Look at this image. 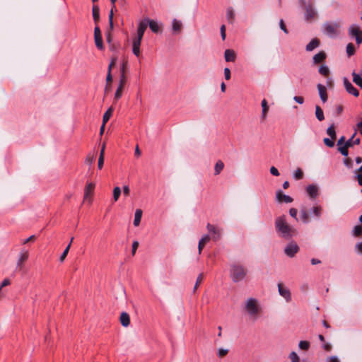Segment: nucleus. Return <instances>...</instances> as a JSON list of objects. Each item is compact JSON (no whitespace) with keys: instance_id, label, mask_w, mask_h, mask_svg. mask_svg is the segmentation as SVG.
<instances>
[{"instance_id":"49530a36","label":"nucleus","mask_w":362,"mask_h":362,"mask_svg":"<svg viewBox=\"0 0 362 362\" xmlns=\"http://www.w3.org/2000/svg\"><path fill=\"white\" fill-rule=\"evenodd\" d=\"M298 346L303 350H308L310 347V343L308 341H300L298 344Z\"/></svg>"},{"instance_id":"473e14b6","label":"nucleus","mask_w":362,"mask_h":362,"mask_svg":"<svg viewBox=\"0 0 362 362\" xmlns=\"http://www.w3.org/2000/svg\"><path fill=\"white\" fill-rule=\"evenodd\" d=\"M315 117L319 121H322L325 119L323 110L318 105L315 106Z\"/></svg>"},{"instance_id":"a878e982","label":"nucleus","mask_w":362,"mask_h":362,"mask_svg":"<svg viewBox=\"0 0 362 362\" xmlns=\"http://www.w3.org/2000/svg\"><path fill=\"white\" fill-rule=\"evenodd\" d=\"M143 211L141 209H136L134 214V226H139L142 217Z\"/></svg>"},{"instance_id":"ea45409f","label":"nucleus","mask_w":362,"mask_h":362,"mask_svg":"<svg viewBox=\"0 0 362 362\" xmlns=\"http://www.w3.org/2000/svg\"><path fill=\"white\" fill-rule=\"evenodd\" d=\"M312 212L313 213V214L317 218H320L321 216V214H322V208H321V206H314L312 209Z\"/></svg>"},{"instance_id":"2f4dec72","label":"nucleus","mask_w":362,"mask_h":362,"mask_svg":"<svg viewBox=\"0 0 362 362\" xmlns=\"http://www.w3.org/2000/svg\"><path fill=\"white\" fill-rule=\"evenodd\" d=\"M351 234L354 237H360L362 235V225L355 226L351 231Z\"/></svg>"},{"instance_id":"e2e57ef3","label":"nucleus","mask_w":362,"mask_h":362,"mask_svg":"<svg viewBox=\"0 0 362 362\" xmlns=\"http://www.w3.org/2000/svg\"><path fill=\"white\" fill-rule=\"evenodd\" d=\"M224 76L226 80H229L230 78V71L228 68L224 69Z\"/></svg>"},{"instance_id":"412c9836","label":"nucleus","mask_w":362,"mask_h":362,"mask_svg":"<svg viewBox=\"0 0 362 362\" xmlns=\"http://www.w3.org/2000/svg\"><path fill=\"white\" fill-rule=\"evenodd\" d=\"M351 141H352V139H349L343 146H339L338 150L344 156H348V148L351 147Z\"/></svg>"},{"instance_id":"6ab92c4d","label":"nucleus","mask_w":362,"mask_h":362,"mask_svg":"<svg viewBox=\"0 0 362 362\" xmlns=\"http://www.w3.org/2000/svg\"><path fill=\"white\" fill-rule=\"evenodd\" d=\"M208 230L214 234L213 238L216 240L219 238L221 233L218 228H216L214 226L208 223L206 226Z\"/></svg>"},{"instance_id":"4468645a","label":"nucleus","mask_w":362,"mask_h":362,"mask_svg":"<svg viewBox=\"0 0 362 362\" xmlns=\"http://www.w3.org/2000/svg\"><path fill=\"white\" fill-rule=\"evenodd\" d=\"M351 75L353 76V82L362 88V69L360 70L359 73H356L354 71Z\"/></svg>"},{"instance_id":"2eb2a0df","label":"nucleus","mask_w":362,"mask_h":362,"mask_svg":"<svg viewBox=\"0 0 362 362\" xmlns=\"http://www.w3.org/2000/svg\"><path fill=\"white\" fill-rule=\"evenodd\" d=\"M119 322L123 327H128L130 324L129 315L126 312L122 313L119 317Z\"/></svg>"},{"instance_id":"58836bf2","label":"nucleus","mask_w":362,"mask_h":362,"mask_svg":"<svg viewBox=\"0 0 362 362\" xmlns=\"http://www.w3.org/2000/svg\"><path fill=\"white\" fill-rule=\"evenodd\" d=\"M121 194V189L119 187H115L113 189V199L117 202Z\"/></svg>"},{"instance_id":"37998d69","label":"nucleus","mask_w":362,"mask_h":362,"mask_svg":"<svg viewBox=\"0 0 362 362\" xmlns=\"http://www.w3.org/2000/svg\"><path fill=\"white\" fill-rule=\"evenodd\" d=\"M293 177L296 180H300L303 177V173L301 169L298 168L293 175Z\"/></svg>"},{"instance_id":"423d86ee","label":"nucleus","mask_w":362,"mask_h":362,"mask_svg":"<svg viewBox=\"0 0 362 362\" xmlns=\"http://www.w3.org/2000/svg\"><path fill=\"white\" fill-rule=\"evenodd\" d=\"M298 250V245L296 243L291 242L284 248V253L289 257H293Z\"/></svg>"},{"instance_id":"338daca9","label":"nucleus","mask_w":362,"mask_h":362,"mask_svg":"<svg viewBox=\"0 0 362 362\" xmlns=\"http://www.w3.org/2000/svg\"><path fill=\"white\" fill-rule=\"evenodd\" d=\"M293 100L298 104H303L304 102L303 98L300 96H294Z\"/></svg>"},{"instance_id":"0e129e2a","label":"nucleus","mask_w":362,"mask_h":362,"mask_svg":"<svg viewBox=\"0 0 362 362\" xmlns=\"http://www.w3.org/2000/svg\"><path fill=\"white\" fill-rule=\"evenodd\" d=\"M289 214H290L291 216L293 217L294 218H296L297 220V210L296 209H294V208L290 209Z\"/></svg>"},{"instance_id":"f3484780","label":"nucleus","mask_w":362,"mask_h":362,"mask_svg":"<svg viewBox=\"0 0 362 362\" xmlns=\"http://www.w3.org/2000/svg\"><path fill=\"white\" fill-rule=\"evenodd\" d=\"M306 192L310 198H315L318 195V188L316 185H310L306 187Z\"/></svg>"},{"instance_id":"6e6552de","label":"nucleus","mask_w":362,"mask_h":362,"mask_svg":"<svg viewBox=\"0 0 362 362\" xmlns=\"http://www.w3.org/2000/svg\"><path fill=\"white\" fill-rule=\"evenodd\" d=\"M317 16V11L312 4H309L305 6V19L307 21L313 20Z\"/></svg>"},{"instance_id":"cd10ccee","label":"nucleus","mask_w":362,"mask_h":362,"mask_svg":"<svg viewBox=\"0 0 362 362\" xmlns=\"http://www.w3.org/2000/svg\"><path fill=\"white\" fill-rule=\"evenodd\" d=\"M92 11L94 22L97 24L100 20V9L98 6L93 5Z\"/></svg>"},{"instance_id":"79ce46f5","label":"nucleus","mask_w":362,"mask_h":362,"mask_svg":"<svg viewBox=\"0 0 362 362\" xmlns=\"http://www.w3.org/2000/svg\"><path fill=\"white\" fill-rule=\"evenodd\" d=\"M346 53L348 56H351L355 53V47L352 43H349L346 46Z\"/></svg>"},{"instance_id":"a211bd4d","label":"nucleus","mask_w":362,"mask_h":362,"mask_svg":"<svg viewBox=\"0 0 362 362\" xmlns=\"http://www.w3.org/2000/svg\"><path fill=\"white\" fill-rule=\"evenodd\" d=\"M148 27V21L146 19H144L139 25L137 33L136 35L143 37L144 33L145 30H146Z\"/></svg>"},{"instance_id":"72a5a7b5","label":"nucleus","mask_w":362,"mask_h":362,"mask_svg":"<svg viewBox=\"0 0 362 362\" xmlns=\"http://www.w3.org/2000/svg\"><path fill=\"white\" fill-rule=\"evenodd\" d=\"M226 18L229 22L232 23L233 21L235 18V13L233 8L229 7L227 8Z\"/></svg>"},{"instance_id":"5701e85b","label":"nucleus","mask_w":362,"mask_h":362,"mask_svg":"<svg viewBox=\"0 0 362 362\" xmlns=\"http://www.w3.org/2000/svg\"><path fill=\"white\" fill-rule=\"evenodd\" d=\"M320 45V42L317 38L313 39L307 45H306V51L311 52L314 49L317 48Z\"/></svg>"},{"instance_id":"aec40b11","label":"nucleus","mask_w":362,"mask_h":362,"mask_svg":"<svg viewBox=\"0 0 362 362\" xmlns=\"http://www.w3.org/2000/svg\"><path fill=\"white\" fill-rule=\"evenodd\" d=\"M95 189V184L90 182L88 183L85 188V194H84V199H88V197L93 194Z\"/></svg>"},{"instance_id":"bf43d9fd","label":"nucleus","mask_w":362,"mask_h":362,"mask_svg":"<svg viewBox=\"0 0 362 362\" xmlns=\"http://www.w3.org/2000/svg\"><path fill=\"white\" fill-rule=\"evenodd\" d=\"M117 63V58L116 57H112V60H111V62L108 66V71H111L112 67H114L115 66Z\"/></svg>"},{"instance_id":"7ed1b4c3","label":"nucleus","mask_w":362,"mask_h":362,"mask_svg":"<svg viewBox=\"0 0 362 362\" xmlns=\"http://www.w3.org/2000/svg\"><path fill=\"white\" fill-rule=\"evenodd\" d=\"M341 25V21L326 22L322 25V32L328 37L334 38L340 34Z\"/></svg>"},{"instance_id":"7c9ffc66","label":"nucleus","mask_w":362,"mask_h":362,"mask_svg":"<svg viewBox=\"0 0 362 362\" xmlns=\"http://www.w3.org/2000/svg\"><path fill=\"white\" fill-rule=\"evenodd\" d=\"M113 107H110L103 115V123L106 124L108 120L110 119V117L112 116L113 113Z\"/></svg>"},{"instance_id":"c03bdc74","label":"nucleus","mask_w":362,"mask_h":362,"mask_svg":"<svg viewBox=\"0 0 362 362\" xmlns=\"http://www.w3.org/2000/svg\"><path fill=\"white\" fill-rule=\"evenodd\" d=\"M143 37L136 35L132 41V47H140Z\"/></svg>"},{"instance_id":"4d7b16f0","label":"nucleus","mask_w":362,"mask_h":362,"mask_svg":"<svg viewBox=\"0 0 362 362\" xmlns=\"http://www.w3.org/2000/svg\"><path fill=\"white\" fill-rule=\"evenodd\" d=\"M139 245V243L138 241H134L132 244V255H134L136 253V251Z\"/></svg>"},{"instance_id":"5fc2aeb1","label":"nucleus","mask_w":362,"mask_h":362,"mask_svg":"<svg viewBox=\"0 0 362 362\" xmlns=\"http://www.w3.org/2000/svg\"><path fill=\"white\" fill-rule=\"evenodd\" d=\"M104 160H105V156H103L102 155H100L99 156V158H98V169H102L103 167V164H104Z\"/></svg>"},{"instance_id":"c85d7f7f","label":"nucleus","mask_w":362,"mask_h":362,"mask_svg":"<svg viewBox=\"0 0 362 362\" xmlns=\"http://www.w3.org/2000/svg\"><path fill=\"white\" fill-rule=\"evenodd\" d=\"M28 258V252L27 251L24 252H21L20 255V257L17 262V267L21 268L22 264L24 262H25Z\"/></svg>"},{"instance_id":"39448f33","label":"nucleus","mask_w":362,"mask_h":362,"mask_svg":"<svg viewBox=\"0 0 362 362\" xmlns=\"http://www.w3.org/2000/svg\"><path fill=\"white\" fill-rule=\"evenodd\" d=\"M349 35L351 37H354L358 45L362 42V30H361L359 25L356 24H352L349 26Z\"/></svg>"},{"instance_id":"4c0bfd02","label":"nucleus","mask_w":362,"mask_h":362,"mask_svg":"<svg viewBox=\"0 0 362 362\" xmlns=\"http://www.w3.org/2000/svg\"><path fill=\"white\" fill-rule=\"evenodd\" d=\"M327 134L332 139H336V132L334 129V124L329 126L327 129Z\"/></svg>"},{"instance_id":"f257e3e1","label":"nucleus","mask_w":362,"mask_h":362,"mask_svg":"<svg viewBox=\"0 0 362 362\" xmlns=\"http://www.w3.org/2000/svg\"><path fill=\"white\" fill-rule=\"evenodd\" d=\"M275 227L276 231L280 235L286 240L292 238L298 233L297 230L288 224L285 216H279L275 221Z\"/></svg>"},{"instance_id":"e433bc0d","label":"nucleus","mask_w":362,"mask_h":362,"mask_svg":"<svg viewBox=\"0 0 362 362\" xmlns=\"http://www.w3.org/2000/svg\"><path fill=\"white\" fill-rule=\"evenodd\" d=\"M224 164L222 161L218 160L215 165V175H218L221 173V171L223 169Z\"/></svg>"},{"instance_id":"20e7f679","label":"nucleus","mask_w":362,"mask_h":362,"mask_svg":"<svg viewBox=\"0 0 362 362\" xmlns=\"http://www.w3.org/2000/svg\"><path fill=\"white\" fill-rule=\"evenodd\" d=\"M247 269L240 264H232L230 266V276L234 283H238L245 279Z\"/></svg>"},{"instance_id":"1a4fd4ad","label":"nucleus","mask_w":362,"mask_h":362,"mask_svg":"<svg viewBox=\"0 0 362 362\" xmlns=\"http://www.w3.org/2000/svg\"><path fill=\"white\" fill-rule=\"evenodd\" d=\"M278 291L281 296H282L286 302L291 300V295L288 288L282 286L281 284H278Z\"/></svg>"},{"instance_id":"774afa93","label":"nucleus","mask_w":362,"mask_h":362,"mask_svg":"<svg viewBox=\"0 0 362 362\" xmlns=\"http://www.w3.org/2000/svg\"><path fill=\"white\" fill-rule=\"evenodd\" d=\"M327 362H339V360L337 356H331L327 358Z\"/></svg>"},{"instance_id":"ddd939ff","label":"nucleus","mask_w":362,"mask_h":362,"mask_svg":"<svg viewBox=\"0 0 362 362\" xmlns=\"http://www.w3.org/2000/svg\"><path fill=\"white\" fill-rule=\"evenodd\" d=\"M276 198L278 202L284 201L286 203H291L293 202V199L290 196L283 194L281 190H280V189L276 191Z\"/></svg>"},{"instance_id":"13d9d810","label":"nucleus","mask_w":362,"mask_h":362,"mask_svg":"<svg viewBox=\"0 0 362 362\" xmlns=\"http://www.w3.org/2000/svg\"><path fill=\"white\" fill-rule=\"evenodd\" d=\"M356 252L362 254V242L357 243L355 245Z\"/></svg>"},{"instance_id":"a19ab883","label":"nucleus","mask_w":362,"mask_h":362,"mask_svg":"<svg viewBox=\"0 0 362 362\" xmlns=\"http://www.w3.org/2000/svg\"><path fill=\"white\" fill-rule=\"evenodd\" d=\"M70 247H71V243H69L67 247L65 248V250H64L63 253L62 254V255L60 256V258H59V261L61 262H64V259H66L69 252V250H70Z\"/></svg>"},{"instance_id":"0eeeda50","label":"nucleus","mask_w":362,"mask_h":362,"mask_svg":"<svg viewBox=\"0 0 362 362\" xmlns=\"http://www.w3.org/2000/svg\"><path fill=\"white\" fill-rule=\"evenodd\" d=\"M343 83L346 90L349 94H351L355 97H358L359 95V91L352 85V83L348 80L347 78L344 77L343 78Z\"/></svg>"},{"instance_id":"9d476101","label":"nucleus","mask_w":362,"mask_h":362,"mask_svg":"<svg viewBox=\"0 0 362 362\" xmlns=\"http://www.w3.org/2000/svg\"><path fill=\"white\" fill-rule=\"evenodd\" d=\"M356 163L357 164L361 163L362 158L356 157ZM354 174H355L354 177L357 180L358 185L362 186V165L360 166V168L358 170L354 171Z\"/></svg>"},{"instance_id":"b1692460","label":"nucleus","mask_w":362,"mask_h":362,"mask_svg":"<svg viewBox=\"0 0 362 362\" xmlns=\"http://www.w3.org/2000/svg\"><path fill=\"white\" fill-rule=\"evenodd\" d=\"M224 56L226 62H234L235 59V53L232 49H226Z\"/></svg>"},{"instance_id":"69168bd1","label":"nucleus","mask_w":362,"mask_h":362,"mask_svg":"<svg viewBox=\"0 0 362 362\" xmlns=\"http://www.w3.org/2000/svg\"><path fill=\"white\" fill-rule=\"evenodd\" d=\"M202 279H203V274H200L199 275V276L197 277L196 284L194 287V291H195L197 288L199 284L202 281Z\"/></svg>"},{"instance_id":"6e6d98bb","label":"nucleus","mask_w":362,"mask_h":362,"mask_svg":"<svg viewBox=\"0 0 362 362\" xmlns=\"http://www.w3.org/2000/svg\"><path fill=\"white\" fill-rule=\"evenodd\" d=\"M279 27L284 31V33H285L286 34H287L288 33V30L284 24V21L282 19H281L279 21Z\"/></svg>"},{"instance_id":"de8ad7c7","label":"nucleus","mask_w":362,"mask_h":362,"mask_svg":"<svg viewBox=\"0 0 362 362\" xmlns=\"http://www.w3.org/2000/svg\"><path fill=\"white\" fill-rule=\"evenodd\" d=\"M335 139H332V138L331 139H329V138H325L323 139V141H324V144L328 146V147H333L334 146V141Z\"/></svg>"},{"instance_id":"680f3d73","label":"nucleus","mask_w":362,"mask_h":362,"mask_svg":"<svg viewBox=\"0 0 362 362\" xmlns=\"http://www.w3.org/2000/svg\"><path fill=\"white\" fill-rule=\"evenodd\" d=\"M93 160H94V156L93 155H92V156L88 155L86 157L85 162H86V164L90 165V164H91L93 162Z\"/></svg>"},{"instance_id":"09e8293b","label":"nucleus","mask_w":362,"mask_h":362,"mask_svg":"<svg viewBox=\"0 0 362 362\" xmlns=\"http://www.w3.org/2000/svg\"><path fill=\"white\" fill-rule=\"evenodd\" d=\"M123 88H124L118 86V88L115 92V98H114L115 100H117L122 97Z\"/></svg>"},{"instance_id":"f8f14e48","label":"nucleus","mask_w":362,"mask_h":362,"mask_svg":"<svg viewBox=\"0 0 362 362\" xmlns=\"http://www.w3.org/2000/svg\"><path fill=\"white\" fill-rule=\"evenodd\" d=\"M182 29V22L177 19H173L172 21V31L173 35H178L181 33Z\"/></svg>"},{"instance_id":"a18cd8bd","label":"nucleus","mask_w":362,"mask_h":362,"mask_svg":"<svg viewBox=\"0 0 362 362\" xmlns=\"http://www.w3.org/2000/svg\"><path fill=\"white\" fill-rule=\"evenodd\" d=\"M356 134V130H355V132L354 133L352 136L349 139H352V141H351V146H352L354 145H358L361 142L360 138L358 137V138L355 139Z\"/></svg>"},{"instance_id":"dca6fc26","label":"nucleus","mask_w":362,"mask_h":362,"mask_svg":"<svg viewBox=\"0 0 362 362\" xmlns=\"http://www.w3.org/2000/svg\"><path fill=\"white\" fill-rule=\"evenodd\" d=\"M317 87L320 99L323 103H325L327 100V94L325 86L322 84H318Z\"/></svg>"},{"instance_id":"c9c22d12","label":"nucleus","mask_w":362,"mask_h":362,"mask_svg":"<svg viewBox=\"0 0 362 362\" xmlns=\"http://www.w3.org/2000/svg\"><path fill=\"white\" fill-rule=\"evenodd\" d=\"M319 73L325 76H327L329 75V69L328 68L327 66L326 65H322L320 66L319 68V70H318Z\"/></svg>"},{"instance_id":"4be33fe9","label":"nucleus","mask_w":362,"mask_h":362,"mask_svg":"<svg viewBox=\"0 0 362 362\" xmlns=\"http://www.w3.org/2000/svg\"><path fill=\"white\" fill-rule=\"evenodd\" d=\"M262 115H261V119L264 120L267 118V112L269 110V106L267 105V102L265 99H263L262 103Z\"/></svg>"},{"instance_id":"603ef678","label":"nucleus","mask_w":362,"mask_h":362,"mask_svg":"<svg viewBox=\"0 0 362 362\" xmlns=\"http://www.w3.org/2000/svg\"><path fill=\"white\" fill-rule=\"evenodd\" d=\"M228 353V349L219 348L217 354L219 357H223Z\"/></svg>"},{"instance_id":"8fccbe9b","label":"nucleus","mask_w":362,"mask_h":362,"mask_svg":"<svg viewBox=\"0 0 362 362\" xmlns=\"http://www.w3.org/2000/svg\"><path fill=\"white\" fill-rule=\"evenodd\" d=\"M289 358L292 362H300V358L295 351H292L290 354Z\"/></svg>"},{"instance_id":"f03ea898","label":"nucleus","mask_w":362,"mask_h":362,"mask_svg":"<svg viewBox=\"0 0 362 362\" xmlns=\"http://www.w3.org/2000/svg\"><path fill=\"white\" fill-rule=\"evenodd\" d=\"M244 310L250 319L256 321L262 313V307L259 300L255 298H249L245 301Z\"/></svg>"},{"instance_id":"9b49d317","label":"nucleus","mask_w":362,"mask_h":362,"mask_svg":"<svg viewBox=\"0 0 362 362\" xmlns=\"http://www.w3.org/2000/svg\"><path fill=\"white\" fill-rule=\"evenodd\" d=\"M116 1L117 0H110L111 4H112V7L110 11L109 16H108L110 30H113V28H114L113 17H114L115 11H117V8H116V6H115Z\"/></svg>"},{"instance_id":"bb28decb","label":"nucleus","mask_w":362,"mask_h":362,"mask_svg":"<svg viewBox=\"0 0 362 362\" xmlns=\"http://www.w3.org/2000/svg\"><path fill=\"white\" fill-rule=\"evenodd\" d=\"M210 240V238L208 235H204L199 241V244H198V250H199V254H201L202 252V250L205 245V243H206L207 242H209Z\"/></svg>"},{"instance_id":"c756f323","label":"nucleus","mask_w":362,"mask_h":362,"mask_svg":"<svg viewBox=\"0 0 362 362\" xmlns=\"http://www.w3.org/2000/svg\"><path fill=\"white\" fill-rule=\"evenodd\" d=\"M146 20L148 21V25H149L150 29L154 33H158V23L153 20H150L148 18H146Z\"/></svg>"},{"instance_id":"3c124183","label":"nucleus","mask_w":362,"mask_h":362,"mask_svg":"<svg viewBox=\"0 0 362 362\" xmlns=\"http://www.w3.org/2000/svg\"><path fill=\"white\" fill-rule=\"evenodd\" d=\"M126 81H127V78H126L125 74L122 73L120 74L119 86L124 88V85L126 83Z\"/></svg>"},{"instance_id":"f704fd0d","label":"nucleus","mask_w":362,"mask_h":362,"mask_svg":"<svg viewBox=\"0 0 362 362\" xmlns=\"http://www.w3.org/2000/svg\"><path fill=\"white\" fill-rule=\"evenodd\" d=\"M94 40H95V43L96 47L99 49H103L104 48V46H103L102 36L94 37Z\"/></svg>"},{"instance_id":"052dcab7","label":"nucleus","mask_w":362,"mask_h":362,"mask_svg":"<svg viewBox=\"0 0 362 362\" xmlns=\"http://www.w3.org/2000/svg\"><path fill=\"white\" fill-rule=\"evenodd\" d=\"M270 173L274 176H279V173L276 168L272 166L270 168Z\"/></svg>"},{"instance_id":"864d4df0","label":"nucleus","mask_w":362,"mask_h":362,"mask_svg":"<svg viewBox=\"0 0 362 362\" xmlns=\"http://www.w3.org/2000/svg\"><path fill=\"white\" fill-rule=\"evenodd\" d=\"M300 218L304 223L308 222V214L305 210L300 211Z\"/></svg>"},{"instance_id":"393cba45","label":"nucleus","mask_w":362,"mask_h":362,"mask_svg":"<svg viewBox=\"0 0 362 362\" xmlns=\"http://www.w3.org/2000/svg\"><path fill=\"white\" fill-rule=\"evenodd\" d=\"M326 58V54L324 52H320L319 53L313 56V60L315 64H318L323 62Z\"/></svg>"}]
</instances>
